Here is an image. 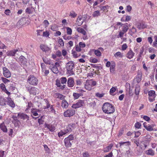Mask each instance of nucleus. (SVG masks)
Returning <instances> with one entry per match:
<instances>
[{
	"mask_svg": "<svg viewBox=\"0 0 157 157\" xmlns=\"http://www.w3.org/2000/svg\"><path fill=\"white\" fill-rule=\"evenodd\" d=\"M102 109L103 111L107 114L112 113L115 111L114 107L111 104L107 102L103 104Z\"/></svg>",
	"mask_w": 157,
	"mask_h": 157,
	"instance_id": "f257e3e1",
	"label": "nucleus"
},
{
	"mask_svg": "<svg viewBox=\"0 0 157 157\" xmlns=\"http://www.w3.org/2000/svg\"><path fill=\"white\" fill-rule=\"evenodd\" d=\"M74 67V63L73 62L70 61L68 62L66 65V68L67 71V73L69 75H74L75 73L73 71Z\"/></svg>",
	"mask_w": 157,
	"mask_h": 157,
	"instance_id": "f03ea898",
	"label": "nucleus"
},
{
	"mask_svg": "<svg viewBox=\"0 0 157 157\" xmlns=\"http://www.w3.org/2000/svg\"><path fill=\"white\" fill-rule=\"evenodd\" d=\"M74 139V137L73 135H70L66 138L64 140L65 146L67 148L71 147Z\"/></svg>",
	"mask_w": 157,
	"mask_h": 157,
	"instance_id": "7ed1b4c3",
	"label": "nucleus"
},
{
	"mask_svg": "<svg viewBox=\"0 0 157 157\" xmlns=\"http://www.w3.org/2000/svg\"><path fill=\"white\" fill-rule=\"evenodd\" d=\"M96 84L95 81L92 79L87 80L86 81L84 86L85 89L88 90H90L93 86H95Z\"/></svg>",
	"mask_w": 157,
	"mask_h": 157,
	"instance_id": "20e7f679",
	"label": "nucleus"
},
{
	"mask_svg": "<svg viewBox=\"0 0 157 157\" xmlns=\"http://www.w3.org/2000/svg\"><path fill=\"white\" fill-rule=\"evenodd\" d=\"M27 82L30 85L36 86L38 83V80L37 78L33 75H30L28 77Z\"/></svg>",
	"mask_w": 157,
	"mask_h": 157,
	"instance_id": "39448f33",
	"label": "nucleus"
},
{
	"mask_svg": "<svg viewBox=\"0 0 157 157\" xmlns=\"http://www.w3.org/2000/svg\"><path fill=\"white\" fill-rule=\"evenodd\" d=\"M26 89L30 94L35 95L38 92V89L34 87L31 86H27L26 87Z\"/></svg>",
	"mask_w": 157,
	"mask_h": 157,
	"instance_id": "423d86ee",
	"label": "nucleus"
},
{
	"mask_svg": "<svg viewBox=\"0 0 157 157\" xmlns=\"http://www.w3.org/2000/svg\"><path fill=\"white\" fill-rule=\"evenodd\" d=\"M75 113V111L72 109H68L64 113L63 115L65 117H71L73 116Z\"/></svg>",
	"mask_w": 157,
	"mask_h": 157,
	"instance_id": "0eeeda50",
	"label": "nucleus"
},
{
	"mask_svg": "<svg viewBox=\"0 0 157 157\" xmlns=\"http://www.w3.org/2000/svg\"><path fill=\"white\" fill-rule=\"evenodd\" d=\"M149 95L148 99L150 102L153 101L155 100V98L156 96L155 92L154 90H151L148 92Z\"/></svg>",
	"mask_w": 157,
	"mask_h": 157,
	"instance_id": "6e6552de",
	"label": "nucleus"
},
{
	"mask_svg": "<svg viewBox=\"0 0 157 157\" xmlns=\"http://www.w3.org/2000/svg\"><path fill=\"white\" fill-rule=\"evenodd\" d=\"M76 127V124L75 123H71L68 124L66 127V131L67 132H71L74 130Z\"/></svg>",
	"mask_w": 157,
	"mask_h": 157,
	"instance_id": "1a4fd4ad",
	"label": "nucleus"
},
{
	"mask_svg": "<svg viewBox=\"0 0 157 157\" xmlns=\"http://www.w3.org/2000/svg\"><path fill=\"white\" fill-rule=\"evenodd\" d=\"M84 104V101L83 100H79L76 104L72 105V107L76 109L82 107L83 105Z\"/></svg>",
	"mask_w": 157,
	"mask_h": 157,
	"instance_id": "9d476101",
	"label": "nucleus"
},
{
	"mask_svg": "<svg viewBox=\"0 0 157 157\" xmlns=\"http://www.w3.org/2000/svg\"><path fill=\"white\" fill-rule=\"evenodd\" d=\"M3 74L4 76L7 78H9L11 76V73L10 70L6 67L2 68Z\"/></svg>",
	"mask_w": 157,
	"mask_h": 157,
	"instance_id": "9b49d317",
	"label": "nucleus"
},
{
	"mask_svg": "<svg viewBox=\"0 0 157 157\" xmlns=\"http://www.w3.org/2000/svg\"><path fill=\"white\" fill-rule=\"evenodd\" d=\"M67 86L70 87H73L74 85V82L73 78L70 77L67 80Z\"/></svg>",
	"mask_w": 157,
	"mask_h": 157,
	"instance_id": "f8f14e48",
	"label": "nucleus"
},
{
	"mask_svg": "<svg viewBox=\"0 0 157 157\" xmlns=\"http://www.w3.org/2000/svg\"><path fill=\"white\" fill-rule=\"evenodd\" d=\"M147 27V25H146L144 22H140L137 23V27L140 29H144Z\"/></svg>",
	"mask_w": 157,
	"mask_h": 157,
	"instance_id": "ddd939ff",
	"label": "nucleus"
},
{
	"mask_svg": "<svg viewBox=\"0 0 157 157\" xmlns=\"http://www.w3.org/2000/svg\"><path fill=\"white\" fill-rule=\"evenodd\" d=\"M120 147L122 148V147H124L125 148H128L129 146L130 145V143L129 141L121 142L119 143Z\"/></svg>",
	"mask_w": 157,
	"mask_h": 157,
	"instance_id": "4468645a",
	"label": "nucleus"
},
{
	"mask_svg": "<svg viewBox=\"0 0 157 157\" xmlns=\"http://www.w3.org/2000/svg\"><path fill=\"white\" fill-rule=\"evenodd\" d=\"M12 118L13 119L12 121V123L14 124L15 126H18L19 124L20 121L17 119V117L15 116H13Z\"/></svg>",
	"mask_w": 157,
	"mask_h": 157,
	"instance_id": "2eb2a0df",
	"label": "nucleus"
},
{
	"mask_svg": "<svg viewBox=\"0 0 157 157\" xmlns=\"http://www.w3.org/2000/svg\"><path fill=\"white\" fill-rule=\"evenodd\" d=\"M10 67L13 70H17L20 68L19 66L16 63H12L10 64Z\"/></svg>",
	"mask_w": 157,
	"mask_h": 157,
	"instance_id": "dca6fc26",
	"label": "nucleus"
},
{
	"mask_svg": "<svg viewBox=\"0 0 157 157\" xmlns=\"http://www.w3.org/2000/svg\"><path fill=\"white\" fill-rule=\"evenodd\" d=\"M41 66L42 69V72L44 73L45 75H47L49 73V71L48 70L46 69V66L44 63H42Z\"/></svg>",
	"mask_w": 157,
	"mask_h": 157,
	"instance_id": "f3484780",
	"label": "nucleus"
},
{
	"mask_svg": "<svg viewBox=\"0 0 157 157\" xmlns=\"http://www.w3.org/2000/svg\"><path fill=\"white\" fill-rule=\"evenodd\" d=\"M40 48L43 51L45 52H48L50 50V48L48 47L46 45L43 44H41L40 45Z\"/></svg>",
	"mask_w": 157,
	"mask_h": 157,
	"instance_id": "a211bd4d",
	"label": "nucleus"
},
{
	"mask_svg": "<svg viewBox=\"0 0 157 157\" xmlns=\"http://www.w3.org/2000/svg\"><path fill=\"white\" fill-rule=\"evenodd\" d=\"M49 68L54 73L57 74L58 73L59 71L57 67L56 66H54V64L50 65Z\"/></svg>",
	"mask_w": 157,
	"mask_h": 157,
	"instance_id": "6ab92c4d",
	"label": "nucleus"
},
{
	"mask_svg": "<svg viewBox=\"0 0 157 157\" xmlns=\"http://www.w3.org/2000/svg\"><path fill=\"white\" fill-rule=\"evenodd\" d=\"M45 128L47 127L51 132H53L55 130V127L52 124H45Z\"/></svg>",
	"mask_w": 157,
	"mask_h": 157,
	"instance_id": "aec40b11",
	"label": "nucleus"
},
{
	"mask_svg": "<svg viewBox=\"0 0 157 157\" xmlns=\"http://www.w3.org/2000/svg\"><path fill=\"white\" fill-rule=\"evenodd\" d=\"M18 51V50L17 49L10 51L7 52L6 53V54L7 56H14L16 53Z\"/></svg>",
	"mask_w": 157,
	"mask_h": 157,
	"instance_id": "412c9836",
	"label": "nucleus"
},
{
	"mask_svg": "<svg viewBox=\"0 0 157 157\" xmlns=\"http://www.w3.org/2000/svg\"><path fill=\"white\" fill-rule=\"evenodd\" d=\"M147 123L144 122L143 123L144 127L146 129L147 131H151L153 130V128L152 127L150 124H148V126L146 125Z\"/></svg>",
	"mask_w": 157,
	"mask_h": 157,
	"instance_id": "4be33fe9",
	"label": "nucleus"
},
{
	"mask_svg": "<svg viewBox=\"0 0 157 157\" xmlns=\"http://www.w3.org/2000/svg\"><path fill=\"white\" fill-rule=\"evenodd\" d=\"M134 53L133 52L132 50H130L126 54V57L129 59L132 58L134 56Z\"/></svg>",
	"mask_w": 157,
	"mask_h": 157,
	"instance_id": "5701e85b",
	"label": "nucleus"
},
{
	"mask_svg": "<svg viewBox=\"0 0 157 157\" xmlns=\"http://www.w3.org/2000/svg\"><path fill=\"white\" fill-rule=\"evenodd\" d=\"M142 76V74L140 72L136 76L135 79L138 83H139L140 82L141 80Z\"/></svg>",
	"mask_w": 157,
	"mask_h": 157,
	"instance_id": "b1692460",
	"label": "nucleus"
},
{
	"mask_svg": "<svg viewBox=\"0 0 157 157\" xmlns=\"http://www.w3.org/2000/svg\"><path fill=\"white\" fill-rule=\"evenodd\" d=\"M56 85L58 87H59L62 90H63L66 86L65 85H61L59 81L58 80H56Z\"/></svg>",
	"mask_w": 157,
	"mask_h": 157,
	"instance_id": "393cba45",
	"label": "nucleus"
},
{
	"mask_svg": "<svg viewBox=\"0 0 157 157\" xmlns=\"http://www.w3.org/2000/svg\"><path fill=\"white\" fill-rule=\"evenodd\" d=\"M17 116L20 117L21 118H22L24 120L27 119V120H29V117L27 115L25 114H20L19 113L18 114Z\"/></svg>",
	"mask_w": 157,
	"mask_h": 157,
	"instance_id": "a878e982",
	"label": "nucleus"
},
{
	"mask_svg": "<svg viewBox=\"0 0 157 157\" xmlns=\"http://www.w3.org/2000/svg\"><path fill=\"white\" fill-rule=\"evenodd\" d=\"M129 29L128 23H126L123 25L122 31L124 33H126Z\"/></svg>",
	"mask_w": 157,
	"mask_h": 157,
	"instance_id": "bb28decb",
	"label": "nucleus"
},
{
	"mask_svg": "<svg viewBox=\"0 0 157 157\" xmlns=\"http://www.w3.org/2000/svg\"><path fill=\"white\" fill-rule=\"evenodd\" d=\"M0 128L3 132H7V129L3 123L0 124Z\"/></svg>",
	"mask_w": 157,
	"mask_h": 157,
	"instance_id": "cd10ccee",
	"label": "nucleus"
},
{
	"mask_svg": "<svg viewBox=\"0 0 157 157\" xmlns=\"http://www.w3.org/2000/svg\"><path fill=\"white\" fill-rule=\"evenodd\" d=\"M116 64L114 62H111V65L110 68V72L112 73H114L115 71Z\"/></svg>",
	"mask_w": 157,
	"mask_h": 157,
	"instance_id": "c85d7f7f",
	"label": "nucleus"
},
{
	"mask_svg": "<svg viewBox=\"0 0 157 157\" xmlns=\"http://www.w3.org/2000/svg\"><path fill=\"white\" fill-rule=\"evenodd\" d=\"M19 61L21 63L20 65L21 66H22L23 64H24L26 63L25 62L26 61V59L24 56H20L19 57Z\"/></svg>",
	"mask_w": 157,
	"mask_h": 157,
	"instance_id": "c756f323",
	"label": "nucleus"
},
{
	"mask_svg": "<svg viewBox=\"0 0 157 157\" xmlns=\"http://www.w3.org/2000/svg\"><path fill=\"white\" fill-rule=\"evenodd\" d=\"M6 99L2 97H0V105L5 106L6 105Z\"/></svg>",
	"mask_w": 157,
	"mask_h": 157,
	"instance_id": "7c9ffc66",
	"label": "nucleus"
},
{
	"mask_svg": "<svg viewBox=\"0 0 157 157\" xmlns=\"http://www.w3.org/2000/svg\"><path fill=\"white\" fill-rule=\"evenodd\" d=\"M113 146V144H110L109 146H107L105 148H104L103 150L104 152L105 153L109 152L110 150H111Z\"/></svg>",
	"mask_w": 157,
	"mask_h": 157,
	"instance_id": "2f4dec72",
	"label": "nucleus"
},
{
	"mask_svg": "<svg viewBox=\"0 0 157 157\" xmlns=\"http://www.w3.org/2000/svg\"><path fill=\"white\" fill-rule=\"evenodd\" d=\"M145 153L147 155L153 156L154 155V151L151 149H150L146 151Z\"/></svg>",
	"mask_w": 157,
	"mask_h": 157,
	"instance_id": "473e14b6",
	"label": "nucleus"
},
{
	"mask_svg": "<svg viewBox=\"0 0 157 157\" xmlns=\"http://www.w3.org/2000/svg\"><path fill=\"white\" fill-rule=\"evenodd\" d=\"M54 96L55 97L59 98L61 100L65 98V96L59 93H56L55 94Z\"/></svg>",
	"mask_w": 157,
	"mask_h": 157,
	"instance_id": "72a5a7b5",
	"label": "nucleus"
},
{
	"mask_svg": "<svg viewBox=\"0 0 157 157\" xmlns=\"http://www.w3.org/2000/svg\"><path fill=\"white\" fill-rule=\"evenodd\" d=\"M68 106V102L65 100H63L62 101V106L65 108H67Z\"/></svg>",
	"mask_w": 157,
	"mask_h": 157,
	"instance_id": "f704fd0d",
	"label": "nucleus"
},
{
	"mask_svg": "<svg viewBox=\"0 0 157 157\" xmlns=\"http://www.w3.org/2000/svg\"><path fill=\"white\" fill-rule=\"evenodd\" d=\"M77 31L80 33H81L84 35H85L86 34V31L80 27H78L77 29Z\"/></svg>",
	"mask_w": 157,
	"mask_h": 157,
	"instance_id": "c9c22d12",
	"label": "nucleus"
},
{
	"mask_svg": "<svg viewBox=\"0 0 157 157\" xmlns=\"http://www.w3.org/2000/svg\"><path fill=\"white\" fill-rule=\"evenodd\" d=\"M71 53L73 55V57L75 58H78L80 55V54L77 53L76 52L74 51L73 50H72Z\"/></svg>",
	"mask_w": 157,
	"mask_h": 157,
	"instance_id": "e433bc0d",
	"label": "nucleus"
},
{
	"mask_svg": "<svg viewBox=\"0 0 157 157\" xmlns=\"http://www.w3.org/2000/svg\"><path fill=\"white\" fill-rule=\"evenodd\" d=\"M7 104L12 108H14L15 106V104L12 100L7 101Z\"/></svg>",
	"mask_w": 157,
	"mask_h": 157,
	"instance_id": "4c0bfd02",
	"label": "nucleus"
},
{
	"mask_svg": "<svg viewBox=\"0 0 157 157\" xmlns=\"http://www.w3.org/2000/svg\"><path fill=\"white\" fill-rule=\"evenodd\" d=\"M140 90V87L138 85H137L135 89V94L136 95H138Z\"/></svg>",
	"mask_w": 157,
	"mask_h": 157,
	"instance_id": "58836bf2",
	"label": "nucleus"
},
{
	"mask_svg": "<svg viewBox=\"0 0 157 157\" xmlns=\"http://www.w3.org/2000/svg\"><path fill=\"white\" fill-rule=\"evenodd\" d=\"M82 95V94H77L76 93H74L73 96L75 99H78L80 96Z\"/></svg>",
	"mask_w": 157,
	"mask_h": 157,
	"instance_id": "ea45409f",
	"label": "nucleus"
},
{
	"mask_svg": "<svg viewBox=\"0 0 157 157\" xmlns=\"http://www.w3.org/2000/svg\"><path fill=\"white\" fill-rule=\"evenodd\" d=\"M67 81V79L65 77H61L59 80V82H60V83L62 84L66 83Z\"/></svg>",
	"mask_w": 157,
	"mask_h": 157,
	"instance_id": "a19ab883",
	"label": "nucleus"
},
{
	"mask_svg": "<svg viewBox=\"0 0 157 157\" xmlns=\"http://www.w3.org/2000/svg\"><path fill=\"white\" fill-rule=\"evenodd\" d=\"M82 20V17H78L77 19V24L78 26H81L83 23V21H81Z\"/></svg>",
	"mask_w": 157,
	"mask_h": 157,
	"instance_id": "79ce46f5",
	"label": "nucleus"
},
{
	"mask_svg": "<svg viewBox=\"0 0 157 157\" xmlns=\"http://www.w3.org/2000/svg\"><path fill=\"white\" fill-rule=\"evenodd\" d=\"M93 16L94 17H98L100 15V13L99 10H96L94 12L93 14Z\"/></svg>",
	"mask_w": 157,
	"mask_h": 157,
	"instance_id": "37998d69",
	"label": "nucleus"
},
{
	"mask_svg": "<svg viewBox=\"0 0 157 157\" xmlns=\"http://www.w3.org/2000/svg\"><path fill=\"white\" fill-rule=\"evenodd\" d=\"M114 56L115 57L122 58L123 56V55L120 52H117L114 54Z\"/></svg>",
	"mask_w": 157,
	"mask_h": 157,
	"instance_id": "c03bdc74",
	"label": "nucleus"
},
{
	"mask_svg": "<svg viewBox=\"0 0 157 157\" xmlns=\"http://www.w3.org/2000/svg\"><path fill=\"white\" fill-rule=\"evenodd\" d=\"M67 132L66 131V130H64V132L61 131L58 133V136L59 137H60L61 136H62L63 135L67 133Z\"/></svg>",
	"mask_w": 157,
	"mask_h": 157,
	"instance_id": "a18cd8bd",
	"label": "nucleus"
},
{
	"mask_svg": "<svg viewBox=\"0 0 157 157\" xmlns=\"http://www.w3.org/2000/svg\"><path fill=\"white\" fill-rule=\"evenodd\" d=\"M94 53L96 56H100L101 55V52L98 50H95Z\"/></svg>",
	"mask_w": 157,
	"mask_h": 157,
	"instance_id": "49530a36",
	"label": "nucleus"
},
{
	"mask_svg": "<svg viewBox=\"0 0 157 157\" xmlns=\"http://www.w3.org/2000/svg\"><path fill=\"white\" fill-rule=\"evenodd\" d=\"M66 29L67 34L69 35L71 34L72 33L71 29L69 27H67L66 28Z\"/></svg>",
	"mask_w": 157,
	"mask_h": 157,
	"instance_id": "de8ad7c7",
	"label": "nucleus"
},
{
	"mask_svg": "<svg viewBox=\"0 0 157 157\" xmlns=\"http://www.w3.org/2000/svg\"><path fill=\"white\" fill-rule=\"evenodd\" d=\"M58 42L60 45L61 46H64V42L61 38H60L59 39Z\"/></svg>",
	"mask_w": 157,
	"mask_h": 157,
	"instance_id": "09e8293b",
	"label": "nucleus"
},
{
	"mask_svg": "<svg viewBox=\"0 0 157 157\" xmlns=\"http://www.w3.org/2000/svg\"><path fill=\"white\" fill-rule=\"evenodd\" d=\"M7 47L3 44L2 43L0 40V48L1 49H6Z\"/></svg>",
	"mask_w": 157,
	"mask_h": 157,
	"instance_id": "8fccbe9b",
	"label": "nucleus"
},
{
	"mask_svg": "<svg viewBox=\"0 0 157 157\" xmlns=\"http://www.w3.org/2000/svg\"><path fill=\"white\" fill-rule=\"evenodd\" d=\"M116 87H113L110 90L109 93L110 94H112L116 90Z\"/></svg>",
	"mask_w": 157,
	"mask_h": 157,
	"instance_id": "3c124183",
	"label": "nucleus"
},
{
	"mask_svg": "<svg viewBox=\"0 0 157 157\" xmlns=\"http://www.w3.org/2000/svg\"><path fill=\"white\" fill-rule=\"evenodd\" d=\"M104 93L100 94L99 93H97L95 94V96L99 98H101L104 96Z\"/></svg>",
	"mask_w": 157,
	"mask_h": 157,
	"instance_id": "603ef678",
	"label": "nucleus"
},
{
	"mask_svg": "<svg viewBox=\"0 0 157 157\" xmlns=\"http://www.w3.org/2000/svg\"><path fill=\"white\" fill-rule=\"evenodd\" d=\"M99 7H100V8L101 9V10H103L104 12L106 10H107V9L108 8V6H101V5H100L99 6Z\"/></svg>",
	"mask_w": 157,
	"mask_h": 157,
	"instance_id": "864d4df0",
	"label": "nucleus"
},
{
	"mask_svg": "<svg viewBox=\"0 0 157 157\" xmlns=\"http://www.w3.org/2000/svg\"><path fill=\"white\" fill-rule=\"evenodd\" d=\"M90 62L92 63H96L98 62V59L95 58H91L90 60Z\"/></svg>",
	"mask_w": 157,
	"mask_h": 157,
	"instance_id": "5fc2aeb1",
	"label": "nucleus"
},
{
	"mask_svg": "<svg viewBox=\"0 0 157 157\" xmlns=\"http://www.w3.org/2000/svg\"><path fill=\"white\" fill-rule=\"evenodd\" d=\"M77 14L75 13V12L72 11L70 13L69 15L71 17L73 18L77 16Z\"/></svg>",
	"mask_w": 157,
	"mask_h": 157,
	"instance_id": "6e6d98bb",
	"label": "nucleus"
},
{
	"mask_svg": "<svg viewBox=\"0 0 157 157\" xmlns=\"http://www.w3.org/2000/svg\"><path fill=\"white\" fill-rule=\"evenodd\" d=\"M49 33L48 31L44 32L43 33V36L44 37H47L49 36Z\"/></svg>",
	"mask_w": 157,
	"mask_h": 157,
	"instance_id": "4d7b16f0",
	"label": "nucleus"
},
{
	"mask_svg": "<svg viewBox=\"0 0 157 157\" xmlns=\"http://www.w3.org/2000/svg\"><path fill=\"white\" fill-rule=\"evenodd\" d=\"M11 11L9 9H7L5 11L4 13L7 15L10 16L11 14Z\"/></svg>",
	"mask_w": 157,
	"mask_h": 157,
	"instance_id": "13d9d810",
	"label": "nucleus"
},
{
	"mask_svg": "<svg viewBox=\"0 0 157 157\" xmlns=\"http://www.w3.org/2000/svg\"><path fill=\"white\" fill-rule=\"evenodd\" d=\"M35 109L33 108L32 109V113L34 116H37L38 115V113H37L36 111H34Z\"/></svg>",
	"mask_w": 157,
	"mask_h": 157,
	"instance_id": "bf43d9fd",
	"label": "nucleus"
},
{
	"mask_svg": "<svg viewBox=\"0 0 157 157\" xmlns=\"http://www.w3.org/2000/svg\"><path fill=\"white\" fill-rule=\"evenodd\" d=\"M76 82L77 85L80 86L82 84V81L81 79H78L76 80Z\"/></svg>",
	"mask_w": 157,
	"mask_h": 157,
	"instance_id": "052dcab7",
	"label": "nucleus"
},
{
	"mask_svg": "<svg viewBox=\"0 0 157 157\" xmlns=\"http://www.w3.org/2000/svg\"><path fill=\"white\" fill-rule=\"evenodd\" d=\"M141 124L140 122H137L135 124V127L136 128H140Z\"/></svg>",
	"mask_w": 157,
	"mask_h": 157,
	"instance_id": "680f3d73",
	"label": "nucleus"
},
{
	"mask_svg": "<svg viewBox=\"0 0 157 157\" xmlns=\"http://www.w3.org/2000/svg\"><path fill=\"white\" fill-rule=\"evenodd\" d=\"M75 49L76 51L78 52H80L81 51V48L78 45H76Z\"/></svg>",
	"mask_w": 157,
	"mask_h": 157,
	"instance_id": "e2e57ef3",
	"label": "nucleus"
},
{
	"mask_svg": "<svg viewBox=\"0 0 157 157\" xmlns=\"http://www.w3.org/2000/svg\"><path fill=\"white\" fill-rule=\"evenodd\" d=\"M79 45L81 48H84L86 47V44L84 43L80 42L79 43Z\"/></svg>",
	"mask_w": 157,
	"mask_h": 157,
	"instance_id": "0e129e2a",
	"label": "nucleus"
},
{
	"mask_svg": "<svg viewBox=\"0 0 157 157\" xmlns=\"http://www.w3.org/2000/svg\"><path fill=\"white\" fill-rule=\"evenodd\" d=\"M25 12L26 13H27L28 14H30V13H32V12L31 11V9L29 7L27 8L26 9Z\"/></svg>",
	"mask_w": 157,
	"mask_h": 157,
	"instance_id": "69168bd1",
	"label": "nucleus"
},
{
	"mask_svg": "<svg viewBox=\"0 0 157 157\" xmlns=\"http://www.w3.org/2000/svg\"><path fill=\"white\" fill-rule=\"evenodd\" d=\"M2 78L3 82H4L5 83H7L10 82L9 80L6 78L2 77Z\"/></svg>",
	"mask_w": 157,
	"mask_h": 157,
	"instance_id": "338daca9",
	"label": "nucleus"
},
{
	"mask_svg": "<svg viewBox=\"0 0 157 157\" xmlns=\"http://www.w3.org/2000/svg\"><path fill=\"white\" fill-rule=\"evenodd\" d=\"M0 87L1 88V89H2V90L3 91H4V90H5L6 89V86H5V85L2 83H1V84H0Z\"/></svg>",
	"mask_w": 157,
	"mask_h": 157,
	"instance_id": "774afa93",
	"label": "nucleus"
}]
</instances>
